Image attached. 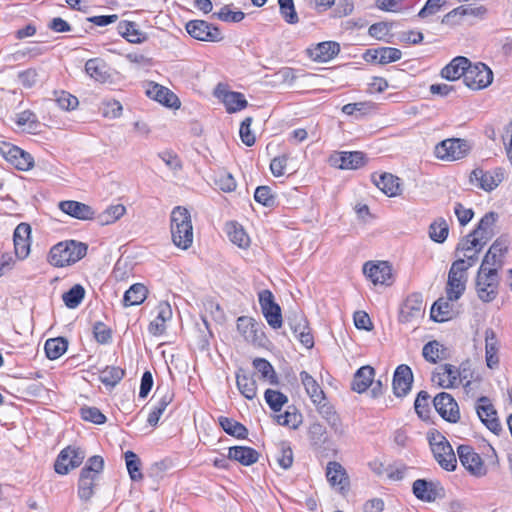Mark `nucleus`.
I'll list each match as a JSON object with an SVG mask.
<instances>
[{"instance_id": "obj_25", "label": "nucleus", "mask_w": 512, "mask_h": 512, "mask_svg": "<svg viewBox=\"0 0 512 512\" xmlns=\"http://www.w3.org/2000/svg\"><path fill=\"white\" fill-rule=\"evenodd\" d=\"M85 72L93 80L99 83H112L114 73L109 65L100 58H92L85 63Z\"/></svg>"}, {"instance_id": "obj_49", "label": "nucleus", "mask_w": 512, "mask_h": 512, "mask_svg": "<svg viewBox=\"0 0 512 512\" xmlns=\"http://www.w3.org/2000/svg\"><path fill=\"white\" fill-rule=\"evenodd\" d=\"M119 33L131 43H141L144 40L142 33L133 22L123 21L118 25Z\"/></svg>"}, {"instance_id": "obj_58", "label": "nucleus", "mask_w": 512, "mask_h": 512, "mask_svg": "<svg viewBox=\"0 0 512 512\" xmlns=\"http://www.w3.org/2000/svg\"><path fill=\"white\" fill-rule=\"evenodd\" d=\"M264 398L268 406L274 412H279L282 407L288 402V398L286 395L281 393L280 391L267 389L264 394Z\"/></svg>"}, {"instance_id": "obj_32", "label": "nucleus", "mask_w": 512, "mask_h": 512, "mask_svg": "<svg viewBox=\"0 0 512 512\" xmlns=\"http://www.w3.org/2000/svg\"><path fill=\"white\" fill-rule=\"evenodd\" d=\"M157 315L149 324V332L154 335H161L166 330V323L172 319V308L167 301H161L156 307Z\"/></svg>"}, {"instance_id": "obj_60", "label": "nucleus", "mask_w": 512, "mask_h": 512, "mask_svg": "<svg viewBox=\"0 0 512 512\" xmlns=\"http://www.w3.org/2000/svg\"><path fill=\"white\" fill-rule=\"evenodd\" d=\"M253 366L261 374L262 378L267 379L271 384L277 383L276 373L267 360L256 358L253 361Z\"/></svg>"}, {"instance_id": "obj_1", "label": "nucleus", "mask_w": 512, "mask_h": 512, "mask_svg": "<svg viewBox=\"0 0 512 512\" xmlns=\"http://www.w3.org/2000/svg\"><path fill=\"white\" fill-rule=\"evenodd\" d=\"M170 230L175 246L187 250L193 244V225L190 212L182 207L173 208L170 216Z\"/></svg>"}, {"instance_id": "obj_9", "label": "nucleus", "mask_w": 512, "mask_h": 512, "mask_svg": "<svg viewBox=\"0 0 512 512\" xmlns=\"http://www.w3.org/2000/svg\"><path fill=\"white\" fill-rule=\"evenodd\" d=\"M425 305L420 293L409 295L401 306L399 320L401 323L419 324L424 317Z\"/></svg>"}, {"instance_id": "obj_43", "label": "nucleus", "mask_w": 512, "mask_h": 512, "mask_svg": "<svg viewBox=\"0 0 512 512\" xmlns=\"http://www.w3.org/2000/svg\"><path fill=\"white\" fill-rule=\"evenodd\" d=\"M376 186L387 196L394 197L400 193V183L399 178L385 173L379 176L378 179L375 180Z\"/></svg>"}, {"instance_id": "obj_2", "label": "nucleus", "mask_w": 512, "mask_h": 512, "mask_svg": "<svg viewBox=\"0 0 512 512\" xmlns=\"http://www.w3.org/2000/svg\"><path fill=\"white\" fill-rule=\"evenodd\" d=\"M300 380L311 401L315 405L319 406L321 413L325 414V417L331 428L335 431V433L343 434L344 429L338 415L333 412L330 407H327L326 410H323L326 406L324 403L325 394L318 382L306 371H302L300 373Z\"/></svg>"}, {"instance_id": "obj_8", "label": "nucleus", "mask_w": 512, "mask_h": 512, "mask_svg": "<svg viewBox=\"0 0 512 512\" xmlns=\"http://www.w3.org/2000/svg\"><path fill=\"white\" fill-rule=\"evenodd\" d=\"M467 270L463 261H454L448 273L446 295L448 300H458L463 295L467 283Z\"/></svg>"}, {"instance_id": "obj_20", "label": "nucleus", "mask_w": 512, "mask_h": 512, "mask_svg": "<svg viewBox=\"0 0 512 512\" xmlns=\"http://www.w3.org/2000/svg\"><path fill=\"white\" fill-rule=\"evenodd\" d=\"M431 380L441 388H455L462 383L459 369L451 364L439 366L433 372Z\"/></svg>"}, {"instance_id": "obj_7", "label": "nucleus", "mask_w": 512, "mask_h": 512, "mask_svg": "<svg viewBox=\"0 0 512 512\" xmlns=\"http://www.w3.org/2000/svg\"><path fill=\"white\" fill-rule=\"evenodd\" d=\"M471 149L470 144L459 138L445 139L434 148V155L437 159L453 162L466 157Z\"/></svg>"}, {"instance_id": "obj_21", "label": "nucleus", "mask_w": 512, "mask_h": 512, "mask_svg": "<svg viewBox=\"0 0 512 512\" xmlns=\"http://www.w3.org/2000/svg\"><path fill=\"white\" fill-rule=\"evenodd\" d=\"M507 251V240L504 238L496 239L484 256L480 267L486 269L495 268L496 272H498V270L501 269L504 264V257Z\"/></svg>"}, {"instance_id": "obj_52", "label": "nucleus", "mask_w": 512, "mask_h": 512, "mask_svg": "<svg viewBox=\"0 0 512 512\" xmlns=\"http://www.w3.org/2000/svg\"><path fill=\"white\" fill-rule=\"evenodd\" d=\"M84 296V288L80 284H76L62 295V299L68 308L75 309L80 305Z\"/></svg>"}, {"instance_id": "obj_33", "label": "nucleus", "mask_w": 512, "mask_h": 512, "mask_svg": "<svg viewBox=\"0 0 512 512\" xmlns=\"http://www.w3.org/2000/svg\"><path fill=\"white\" fill-rule=\"evenodd\" d=\"M499 215L495 212L486 213L479 221L476 229L472 232L482 243H487L496 233V223Z\"/></svg>"}, {"instance_id": "obj_61", "label": "nucleus", "mask_w": 512, "mask_h": 512, "mask_svg": "<svg viewBox=\"0 0 512 512\" xmlns=\"http://www.w3.org/2000/svg\"><path fill=\"white\" fill-rule=\"evenodd\" d=\"M375 110V104L372 102L348 103L342 107V112L346 115H365Z\"/></svg>"}, {"instance_id": "obj_19", "label": "nucleus", "mask_w": 512, "mask_h": 512, "mask_svg": "<svg viewBox=\"0 0 512 512\" xmlns=\"http://www.w3.org/2000/svg\"><path fill=\"white\" fill-rule=\"evenodd\" d=\"M485 245L486 243H482L478 237L472 233L469 234L466 239L458 245L457 250L462 253L463 257L456 261H463L465 269L468 270L476 263L478 254Z\"/></svg>"}, {"instance_id": "obj_23", "label": "nucleus", "mask_w": 512, "mask_h": 512, "mask_svg": "<svg viewBox=\"0 0 512 512\" xmlns=\"http://www.w3.org/2000/svg\"><path fill=\"white\" fill-rule=\"evenodd\" d=\"M484 340L486 366L491 370H496L500 365V341L492 328H487L484 331Z\"/></svg>"}, {"instance_id": "obj_15", "label": "nucleus", "mask_w": 512, "mask_h": 512, "mask_svg": "<svg viewBox=\"0 0 512 512\" xmlns=\"http://www.w3.org/2000/svg\"><path fill=\"white\" fill-rule=\"evenodd\" d=\"M503 179L504 170L502 168H495L489 171L477 168L470 174V182L485 191L494 190Z\"/></svg>"}, {"instance_id": "obj_53", "label": "nucleus", "mask_w": 512, "mask_h": 512, "mask_svg": "<svg viewBox=\"0 0 512 512\" xmlns=\"http://www.w3.org/2000/svg\"><path fill=\"white\" fill-rule=\"evenodd\" d=\"M219 424L227 434L237 438H244L247 434L245 426L231 418L221 416L219 417Z\"/></svg>"}, {"instance_id": "obj_54", "label": "nucleus", "mask_w": 512, "mask_h": 512, "mask_svg": "<svg viewBox=\"0 0 512 512\" xmlns=\"http://www.w3.org/2000/svg\"><path fill=\"white\" fill-rule=\"evenodd\" d=\"M124 457L130 478L133 481L142 480L143 474L140 470L141 462L138 456L133 451L128 450L124 453Z\"/></svg>"}, {"instance_id": "obj_48", "label": "nucleus", "mask_w": 512, "mask_h": 512, "mask_svg": "<svg viewBox=\"0 0 512 512\" xmlns=\"http://www.w3.org/2000/svg\"><path fill=\"white\" fill-rule=\"evenodd\" d=\"M274 458L279 467L284 470L289 469L293 464V452L290 445L286 442H281L277 446Z\"/></svg>"}, {"instance_id": "obj_63", "label": "nucleus", "mask_w": 512, "mask_h": 512, "mask_svg": "<svg viewBox=\"0 0 512 512\" xmlns=\"http://www.w3.org/2000/svg\"><path fill=\"white\" fill-rule=\"evenodd\" d=\"M442 345L434 340L424 345L422 355L426 361L437 363L442 358Z\"/></svg>"}, {"instance_id": "obj_10", "label": "nucleus", "mask_w": 512, "mask_h": 512, "mask_svg": "<svg viewBox=\"0 0 512 512\" xmlns=\"http://www.w3.org/2000/svg\"><path fill=\"white\" fill-rule=\"evenodd\" d=\"M493 81L492 70L484 63L471 65L469 63L465 73L464 83L472 90H481L488 87Z\"/></svg>"}, {"instance_id": "obj_3", "label": "nucleus", "mask_w": 512, "mask_h": 512, "mask_svg": "<svg viewBox=\"0 0 512 512\" xmlns=\"http://www.w3.org/2000/svg\"><path fill=\"white\" fill-rule=\"evenodd\" d=\"M87 253V246L75 240H66L52 246L48 262L55 267H65L81 260Z\"/></svg>"}, {"instance_id": "obj_6", "label": "nucleus", "mask_w": 512, "mask_h": 512, "mask_svg": "<svg viewBox=\"0 0 512 512\" xmlns=\"http://www.w3.org/2000/svg\"><path fill=\"white\" fill-rule=\"evenodd\" d=\"M499 277L495 268L480 267L476 277L478 298L485 303L492 302L498 295Z\"/></svg>"}, {"instance_id": "obj_27", "label": "nucleus", "mask_w": 512, "mask_h": 512, "mask_svg": "<svg viewBox=\"0 0 512 512\" xmlns=\"http://www.w3.org/2000/svg\"><path fill=\"white\" fill-rule=\"evenodd\" d=\"M146 94L149 98L166 107L179 108L180 106L178 97L171 90L158 83H148L146 86Z\"/></svg>"}, {"instance_id": "obj_4", "label": "nucleus", "mask_w": 512, "mask_h": 512, "mask_svg": "<svg viewBox=\"0 0 512 512\" xmlns=\"http://www.w3.org/2000/svg\"><path fill=\"white\" fill-rule=\"evenodd\" d=\"M427 438L433 456L441 468L447 471H454L457 465V458L446 437L433 429L427 433Z\"/></svg>"}, {"instance_id": "obj_41", "label": "nucleus", "mask_w": 512, "mask_h": 512, "mask_svg": "<svg viewBox=\"0 0 512 512\" xmlns=\"http://www.w3.org/2000/svg\"><path fill=\"white\" fill-rule=\"evenodd\" d=\"M225 231L229 240L241 249H246L250 245V237L244 228L237 222H228L225 225Z\"/></svg>"}, {"instance_id": "obj_47", "label": "nucleus", "mask_w": 512, "mask_h": 512, "mask_svg": "<svg viewBox=\"0 0 512 512\" xmlns=\"http://www.w3.org/2000/svg\"><path fill=\"white\" fill-rule=\"evenodd\" d=\"M126 213V207L122 204H115L107 207L99 216L101 225H109L119 220Z\"/></svg>"}, {"instance_id": "obj_62", "label": "nucleus", "mask_w": 512, "mask_h": 512, "mask_svg": "<svg viewBox=\"0 0 512 512\" xmlns=\"http://www.w3.org/2000/svg\"><path fill=\"white\" fill-rule=\"evenodd\" d=\"M124 376V370L120 367H106L100 374V379L105 385L115 386Z\"/></svg>"}, {"instance_id": "obj_35", "label": "nucleus", "mask_w": 512, "mask_h": 512, "mask_svg": "<svg viewBox=\"0 0 512 512\" xmlns=\"http://www.w3.org/2000/svg\"><path fill=\"white\" fill-rule=\"evenodd\" d=\"M469 65V60L466 57L458 56L455 57L449 64H447L441 70L442 78L455 81L463 77L465 79V73Z\"/></svg>"}, {"instance_id": "obj_18", "label": "nucleus", "mask_w": 512, "mask_h": 512, "mask_svg": "<svg viewBox=\"0 0 512 512\" xmlns=\"http://www.w3.org/2000/svg\"><path fill=\"white\" fill-rule=\"evenodd\" d=\"M434 407L439 415L446 421L456 423L460 419V410L455 399L446 392L434 397Z\"/></svg>"}, {"instance_id": "obj_56", "label": "nucleus", "mask_w": 512, "mask_h": 512, "mask_svg": "<svg viewBox=\"0 0 512 512\" xmlns=\"http://www.w3.org/2000/svg\"><path fill=\"white\" fill-rule=\"evenodd\" d=\"M448 233V224L446 220L442 218L434 221L429 227V236L437 243H443L447 239Z\"/></svg>"}, {"instance_id": "obj_39", "label": "nucleus", "mask_w": 512, "mask_h": 512, "mask_svg": "<svg viewBox=\"0 0 512 512\" xmlns=\"http://www.w3.org/2000/svg\"><path fill=\"white\" fill-rule=\"evenodd\" d=\"M448 298L438 299L431 307L430 316L435 322H445L451 320L455 316V310L452 302Z\"/></svg>"}, {"instance_id": "obj_12", "label": "nucleus", "mask_w": 512, "mask_h": 512, "mask_svg": "<svg viewBox=\"0 0 512 512\" xmlns=\"http://www.w3.org/2000/svg\"><path fill=\"white\" fill-rule=\"evenodd\" d=\"M188 34L200 41L220 42L223 39L221 31L204 20H191L186 24Z\"/></svg>"}, {"instance_id": "obj_30", "label": "nucleus", "mask_w": 512, "mask_h": 512, "mask_svg": "<svg viewBox=\"0 0 512 512\" xmlns=\"http://www.w3.org/2000/svg\"><path fill=\"white\" fill-rule=\"evenodd\" d=\"M413 374L411 368L405 364L399 365L393 377V391L397 397H403L411 390Z\"/></svg>"}, {"instance_id": "obj_38", "label": "nucleus", "mask_w": 512, "mask_h": 512, "mask_svg": "<svg viewBox=\"0 0 512 512\" xmlns=\"http://www.w3.org/2000/svg\"><path fill=\"white\" fill-rule=\"evenodd\" d=\"M227 457L242 465L249 466L258 461L259 453L251 447L234 446L229 448Z\"/></svg>"}, {"instance_id": "obj_50", "label": "nucleus", "mask_w": 512, "mask_h": 512, "mask_svg": "<svg viewBox=\"0 0 512 512\" xmlns=\"http://www.w3.org/2000/svg\"><path fill=\"white\" fill-rule=\"evenodd\" d=\"M301 421L302 416L297 412L295 407H288L283 414L276 415V422L279 425L287 426L292 429L298 428Z\"/></svg>"}, {"instance_id": "obj_26", "label": "nucleus", "mask_w": 512, "mask_h": 512, "mask_svg": "<svg viewBox=\"0 0 512 512\" xmlns=\"http://www.w3.org/2000/svg\"><path fill=\"white\" fill-rule=\"evenodd\" d=\"M155 397H156L155 404L147 418L148 424L152 427H155L158 424L164 411L166 410L168 405L172 402L174 394L167 387L157 388Z\"/></svg>"}, {"instance_id": "obj_45", "label": "nucleus", "mask_w": 512, "mask_h": 512, "mask_svg": "<svg viewBox=\"0 0 512 512\" xmlns=\"http://www.w3.org/2000/svg\"><path fill=\"white\" fill-rule=\"evenodd\" d=\"M46 356L55 360L62 356L67 350V341L64 338H51L48 339L44 346Z\"/></svg>"}, {"instance_id": "obj_14", "label": "nucleus", "mask_w": 512, "mask_h": 512, "mask_svg": "<svg viewBox=\"0 0 512 512\" xmlns=\"http://www.w3.org/2000/svg\"><path fill=\"white\" fill-rule=\"evenodd\" d=\"M477 415L481 422L494 434L499 435L502 426L494 405L487 397H480L475 405Z\"/></svg>"}, {"instance_id": "obj_22", "label": "nucleus", "mask_w": 512, "mask_h": 512, "mask_svg": "<svg viewBox=\"0 0 512 512\" xmlns=\"http://www.w3.org/2000/svg\"><path fill=\"white\" fill-rule=\"evenodd\" d=\"M363 273L374 285H389L392 277L391 267L386 261L366 262Z\"/></svg>"}, {"instance_id": "obj_37", "label": "nucleus", "mask_w": 512, "mask_h": 512, "mask_svg": "<svg viewBox=\"0 0 512 512\" xmlns=\"http://www.w3.org/2000/svg\"><path fill=\"white\" fill-rule=\"evenodd\" d=\"M375 370L373 367L366 365L360 367L354 374L351 388L357 393L365 392L373 382Z\"/></svg>"}, {"instance_id": "obj_55", "label": "nucleus", "mask_w": 512, "mask_h": 512, "mask_svg": "<svg viewBox=\"0 0 512 512\" xmlns=\"http://www.w3.org/2000/svg\"><path fill=\"white\" fill-rule=\"evenodd\" d=\"M99 110L103 117L117 119L122 115L123 107L117 100L105 99L101 102Z\"/></svg>"}, {"instance_id": "obj_29", "label": "nucleus", "mask_w": 512, "mask_h": 512, "mask_svg": "<svg viewBox=\"0 0 512 512\" xmlns=\"http://www.w3.org/2000/svg\"><path fill=\"white\" fill-rule=\"evenodd\" d=\"M237 330L250 343H260L264 335L262 324L246 316L237 319Z\"/></svg>"}, {"instance_id": "obj_5", "label": "nucleus", "mask_w": 512, "mask_h": 512, "mask_svg": "<svg viewBox=\"0 0 512 512\" xmlns=\"http://www.w3.org/2000/svg\"><path fill=\"white\" fill-rule=\"evenodd\" d=\"M104 468V460L101 456L95 455L88 459L85 467L81 470L78 483V496L82 500H89L93 496L95 481Z\"/></svg>"}, {"instance_id": "obj_46", "label": "nucleus", "mask_w": 512, "mask_h": 512, "mask_svg": "<svg viewBox=\"0 0 512 512\" xmlns=\"http://www.w3.org/2000/svg\"><path fill=\"white\" fill-rule=\"evenodd\" d=\"M292 160L289 154H283L272 159L270 163V170L275 177L283 176L288 170L291 173L296 172V168L290 165Z\"/></svg>"}, {"instance_id": "obj_42", "label": "nucleus", "mask_w": 512, "mask_h": 512, "mask_svg": "<svg viewBox=\"0 0 512 512\" xmlns=\"http://www.w3.org/2000/svg\"><path fill=\"white\" fill-rule=\"evenodd\" d=\"M236 382L240 393L245 398L252 400L256 397L257 385L255 379L252 376H249L244 373L243 370H240L236 374Z\"/></svg>"}, {"instance_id": "obj_28", "label": "nucleus", "mask_w": 512, "mask_h": 512, "mask_svg": "<svg viewBox=\"0 0 512 512\" xmlns=\"http://www.w3.org/2000/svg\"><path fill=\"white\" fill-rule=\"evenodd\" d=\"M31 227L27 223H20L14 230L13 241L15 255L18 259H25L30 253Z\"/></svg>"}, {"instance_id": "obj_59", "label": "nucleus", "mask_w": 512, "mask_h": 512, "mask_svg": "<svg viewBox=\"0 0 512 512\" xmlns=\"http://www.w3.org/2000/svg\"><path fill=\"white\" fill-rule=\"evenodd\" d=\"M54 100L59 108L66 111L76 109L79 104L78 98L66 91H56Z\"/></svg>"}, {"instance_id": "obj_51", "label": "nucleus", "mask_w": 512, "mask_h": 512, "mask_svg": "<svg viewBox=\"0 0 512 512\" xmlns=\"http://www.w3.org/2000/svg\"><path fill=\"white\" fill-rule=\"evenodd\" d=\"M340 167L343 169H357L365 164V155L360 151L343 152Z\"/></svg>"}, {"instance_id": "obj_16", "label": "nucleus", "mask_w": 512, "mask_h": 512, "mask_svg": "<svg viewBox=\"0 0 512 512\" xmlns=\"http://www.w3.org/2000/svg\"><path fill=\"white\" fill-rule=\"evenodd\" d=\"M259 304L267 323L274 329L282 326L281 309L274 301V296L269 290L259 293Z\"/></svg>"}, {"instance_id": "obj_34", "label": "nucleus", "mask_w": 512, "mask_h": 512, "mask_svg": "<svg viewBox=\"0 0 512 512\" xmlns=\"http://www.w3.org/2000/svg\"><path fill=\"white\" fill-rule=\"evenodd\" d=\"M340 51V45L334 41H325L308 49L310 57L317 62H328Z\"/></svg>"}, {"instance_id": "obj_40", "label": "nucleus", "mask_w": 512, "mask_h": 512, "mask_svg": "<svg viewBox=\"0 0 512 512\" xmlns=\"http://www.w3.org/2000/svg\"><path fill=\"white\" fill-rule=\"evenodd\" d=\"M412 490L415 497L423 502H433L438 496L436 485L425 479H417L414 481Z\"/></svg>"}, {"instance_id": "obj_57", "label": "nucleus", "mask_w": 512, "mask_h": 512, "mask_svg": "<svg viewBox=\"0 0 512 512\" xmlns=\"http://www.w3.org/2000/svg\"><path fill=\"white\" fill-rule=\"evenodd\" d=\"M15 122L29 133H35L39 126L36 115L29 110L17 114Z\"/></svg>"}, {"instance_id": "obj_44", "label": "nucleus", "mask_w": 512, "mask_h": 512, "mask_svg": "<svg viewBox=\"0 0 512 512\" xmlns=\"http://www.w3.org/2000/svg\"><path fill=\"white\" fill-rule=\"evenodd\" d=\"M148 290L140 283L133 284L124 294L123 303L125 306L139 305L147 298Z\"/></svg>"}, {"instance_id": "obj_31", "label": "nucleus", "mask_w": 512, "mask_h": 512, "mask_svg": "<svg viewBox=\"0 0 512 512\" xmlns=\"http://www.w3.org/2000/svg\"><path fill=\"white\" fill-rule=\"evenodd\" d=\"M58 207L63 213L79 220H91L95 215L91 206L78 201H61Z\"/></svg>"}, {"instance_id": "obj_17", "label": "nucleus", "mask_w": 512, "mask_h": 512, "mask_svg": "<svg viewBox=\"0 0 512 512\" xmlns=\"http://www.w3.org/2000/svg\"><path fill=\"white\" fill-rule=\"evenodd\" d=\"M3 157L17 169L27 171L34 165L33 157L21 148L4 142L0 146Z\"/></svg>"}, {"instance_id": "obj_24", "label": "nucleus", "mask_w": 512, "mask_h": 512, "mask_svg": "<svg viewBox=\"0 0 512 512\" xmlns=\"http://www.w3.org/2000/svg\"><path fill=\"white\" fill-rule=\"evenodd\" d=\"M214 94L222 101L228 113L241 111L248 105V102L242 93L229 91L221 85L217 86Z\"/></svg>"}, {"instance_id": "obj_64", "label": "nucleus", "mask_w": 512, "mask_h": 512, "mask_svg": "<svg viewBox=\"0 0 512 512\" xmlns=\"http://www.w3.org/2000/svg\"><path fill=\"white\" fill-rule=\"evenodd\" d=\"M280 14L289 24H296L299 21L293 0H279Z\"/></svg>"}, {"instance_id": "obj_11", "label": "nucleus", "mask_w": 512, "mask_h": 512, "mask_svg": "<svg viewBox=\"0 0 512 512\" xmlns=\"http://www.w3.org/2000/svg\"><path fill=\"white\" fill-rule=\"evenodd\" d=\"M85 458V451L79 447L68 446L59 453L54 468L56 473L66 475L70 470L80 466Z\"/></svg>"}, {"instance_id": "obj_13", "label": "nucleus", "mask_w": 512, "mask_h": 512, "mask_svg": "<svg viewBox=\"0 0 512 512\" xmlns=\"http://www.w3.org/2000/svg\"><path fill=\"white\" fill-rule=\"evenodd\" d=\"M457 454L462 466L473 476L482 477L486 475L487 469L482 458L472 447L460 445L457 448Z\"/></svg>"}, {"instance_id": "obj_36", "label": "nucleus", "mask_w": 512, "mask_h": 512, "mask_svg": "<svg viewBox=\"0 0 512 512\" xmlns=\"http://www.w3.org/2000/svg\"><path fill=\"white\" fill-rule=\"evenodd\" d=\"M326 477L331 486L339 491H344L349 484L345 469L338 462H329L326 469Z\"/></svg>"}]
</instances>
